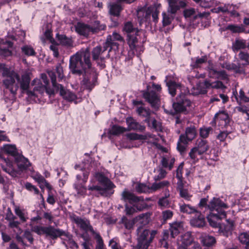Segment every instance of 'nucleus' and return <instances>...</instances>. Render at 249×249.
Segmentation results:
<instances>
[{"label":"nucleus","mask_w":249,"mask_h":249,"mask_svg":"<svg viewBox=\"0 0 249 249\" xmlns=\"http://www.w3.org/2000/svg\"><path fill=\"white\" fill-rule=\"evenodd\" d=\"M173 79V75H167L165 77V82L168 87L169 92L172 96L178 93L176 98V102L173 104V107L176 112H182L186 111L187 107H189L191 104V102L187 97L189 91L186 87L174 82Z\"/></svg>","instance_id":"obj_1"},{"label":"nucleus","mask_w":249,"mask_h":249,"mask_svg":"<svg viewBox=\"0 0 249 249\" xmlns=\"http://www.w3.org/2000/svg\"><path fill=\"white\" fill-rule=\"evenodd\" d=\"M109 12L110 15L114 16H119L122 10L121 6L117 3H110L108 5Z\"/></svg>","instance_id":"obj_40"},{"label":"nucleus","mask_w":249,"mask_h":249,"mask_svg":"<svg viewBox=\"0 0 249 249\" xmlns=\"http://www.w3.org/2000/svg\"><path fill=\"white\" fill-rule=\"evenodd\" d=\"M207 217L211 226L213 228H219L220 229L222 228L219 221L224 217H221L219 214H216L215 213H210Z\"/></svg>","instance_id":"obj_19"},{"label":"nucleus","mask_w":249,"mask_h":249,"mask_svg":"<svg viewBox=\"0 0 249 249\" xmlns=\"http://www.w3.org/2000/svg\"><path fill=\"white\" fill-rule=\"evenodd\" d=\"M179 210L180 212L188 214H196L198 212L195 207L184 203L179 204Z\"/></svg>","instance_id":"obj_36"},{"label":"nucleus","mask_w":249,"mask_h":249,"mask_svg":"<svg viewBox=\"0 0 249 249\" xmlns=\"http://www.w3.org/2000/svg\"><path fill=\"white\" fill-rule=\"evenodd\" d=\"M148 8H141L137 10V17L140 24L148 20Z\"/></svg>","instance_id":"obj_39"},{"label":"nucleus","mask_w":249,"mask_h":249,"mask_svg":"<svg viewBox=\"0 0 249 249\" xmlns=\"http://www.w3.org/2000/svg\"><path fill=\"white\" fill-rule=\"evenodd\" d=\"M239 240L240 242L246 245V249H249V234L247 232L241 233L239 236Z\"/></svg>","instance_id":"obj_52"},{"label":"nucleus","mask_w":249,"mask_h":249,"mask_svg":"<svg viewBox=\"0 0 249 249\" xmlns=\"http://www.w3.org/2000/svg\"><path fill=\"white\" fill-rule=\"evenodd\" d=\"M119 223L123 224L125 229L129 231H131L133 229L134 224H135L134 218L130 219L124 216L121 218Z\"/></svg>","instance_id":"obj_34"},{"label":"nucleus","mask_w":249,"mask_h":249,"mask_svg":"<svg viewBox=\"0 0 249 249\" xmlns=\"http://www.w3.org/2000/svg\"><path fill=\"white\" fill-rule=\"evenodd\" d=\"M201 241L204 246L209 247L214 244L216 240L215 238L213 236L204 235L201 237Z\"/></svg>","instance_id":"obj_42"},{"label":"nucleus","mask_w":249,"mask_h":249,"mask_svg":"<svg viewBox=\"0 0 249 249\" xmlns=\"http://www.w3.org/2000/svg\"><path fill=\"white\" fill-rule=\"evenodd\" d=\"M122 199L125 201H128L131 204L141 202L143 201V199L136 196L133 193H131L126 190H124L122 192Z\"/></svg>","instance_id":"obj_17"},{"label":"nucleus","mask_w":249,"mask_h":249,"mask_svg":"<svg viewBox=\"0 0 249 249\" xmlns=\"http://www.w3.org/2000/svg\"><path fill=\"white\" fill-rule=\"evenodd\" d=\"M156 233V231L150 232L147 229L138 227L137 229L138 244L137 248L133 249H147Z\"/></svg>","instance_id":"obj_5"},{"label":"nucleus","mask_w":249,"mask_h":249,"mask_svg":"<svg viewBox=\"0 0 249 249\" xmlns=\"http://www.w3.org/2000/svg\"><path fill=\"white\" fill-rule=\"evenodd\" d=\"M169 8L168 13L175 14L180 7H184L186 5L185 2L178 0H167Z\"/></svg>","instance_id":"obj_16"},{"label":"nucleus","mask_w":249,"mask_h":249,"mask_svg":"<svg viewBox=\"0 0 249 249\" xmlns=\"http://www.w3.org/2000/svg\"><path fill=\"white\" fill-rule=\"evenodd\" d=\"M4 150L8 154L14 156L15 159V156L18 155V154H17V148L16 147V146L14 145L6 144L4 146Z\"/></svg>","instance_id":"obj_53"},{"label":"nucleus","mask_w":249,"mask_h":249,"mask_svg":"<svg viewBox=\"0 0 249 249\" xmlns=\"http://www.w3.org/2000/svg\"><path fill=\"white\" fill-rule=\"evenodd\" d=\"M207 58L206 56H203L201 58H196L195 60L193 61L191 66L194 68H197L201 66V65L206 62Z\"/></svg>","instance_id":"obj_48"},{"label":"nucleus","mask_w":249,"mask_h":249,"mask_svg":"<svg viewBox=\"0 0 249 249\" xmlns=\"http://www.w3.org/2000/svg\"><path fill=\"white\" fill-rule=\"evenodd\" d=\"M15 213L19 217L21 222H24L27 220L28 217L26 216L25 213L19 207L15 206Z\"/></svg>","instance_id":"obj_54"},{"label":"nucleus","mask_w":249,"mask_h":249,"mask_svg":"<svg viewBox=\"0 0 249 249\" xmlns=\"http://www.w3.org/2000/svg\"><path fill=\"white\" fill-rule=\"evenodd\" d=\"M169 194L165 195L164 197L160 198L158 204L160 206L163 207H167L170 205V201L168 198Z\"/></svg>","instance_id":"obj_61"},{"label":"nucleus","mask_w":249,"mask_h":249,"mask_svg":"<svg viewBox=\"0 0 249 249\" xmlns=\"http://www.w3.org/2000/svg\"><path fill=\"white\" fill-rule=\"evenodd\" d=\"M161 89L160 85L153 83L152 86H147L146 89L142 91L143 98L152 107H157L159 105L160 99L157 92L160 91Z\"/></svg>","instance_id":"obj_7"},{"label":"nucleus","mask_w":249,"mask_h":249,"mask_svg":"<svg viewBox=\"0 0 249 249\" xmlns=\"http://www.w3.org/2000/svg\"><path fill=\"white\" fill-rule=\"evenodd\" d=\"M226 88V86L220 81H215L213 82H211L209 81L206 80L203 83H200L197 85V89L198 91L196 92V94L206 93L207 92V89L212 88L224 89Z\"/></svg>","instance_id":"obj_12"},{"label":"nucleus","mask_w":249,"mask_h":249,"mask_svg":"<svg viewBox=\"0 0 249 249\" xmlns=\"http://www.w3.org/2000/svg\"><path fill=\"white\" fill-rule=\"evenodd\" d=\"M137 112L139 115L147 118L145 121L148 123H149L150 120L148 118L149 116L150 115V111L149 109H146L142 107H141L137 108Z\"/></svg>","instance_id":"obj_46"},{"label":"nucleus","mask_w":249,"mask_h":249,"mask_svg":"<svg viewBox=\"0 0 249 249\" xmlns=\"http://www.w3.org/2000/svg\"><path fill=\"white\" fill-rule=\"evenodd\" d=\"M246 47L247 42L246 40L240 38H236L235 41L232 43V49L235 52L241 49H244Z\"/></svg>","instance_id":"obj_33"},{"label":"nucleus","mask_w":249,"mask_h":249,"mask_svg":"<svg viewBox=\"0 0 249 249\" xmlns=\"http://www.w3.org/2000/svg\"><path fill=\"white\" fill-rule=\"evenodd\" d=\"M135 188L137 192L139 193H152L151 186L149 187L144 183H137Z\"/></svg>","instance_id":"obj_43"},{"label":"nucleus","mask_w":249,"mask_h":249,"mask_svg":"<svg viewBox=\"0 0 249 249\" xmlns=\"http://www.w3.org/2000/svg\"><path fill=\"white\" fill-rule=\"evenodd\" d=\"M159 11L157 8L155 7H149L148 8V13L147 15H148V20L150 19L151 16L152 17L153 20L155 22H157L158 18V14Z\"/></svg>","instance_id":"obj_45"},{"label":"nucleus","mask_w":249,"mask_h":249,"mask_svg":"<svg viewBox=\"0 0 249 249\" xmlns=\"http://www.w3.org/2000/svg\"><path fill=\"white\" fill-rule=\"evenodd\" d=\"M126 131V129L119 125H113L109 131L110 134L116 135L120 134Z\"/></svg>","instance_id":"obj_51"},{"label":"nucleus","mask_w":249,"mask_h":249,"mask_svg":"<svg viewBox=\"0 0 249 249\" xmlns=\"http://www.w3.org/2000/svg\"><path fill=\"white\" fill-rule=\"evenodd\" d=\"M48 74L51 78V82L53 87L56 89L58 90L59 88L62 86L61 84H57L56 80V75L54 72L53 71H48Z\"/></svg>","instance_id":"obj_56"},{"label":"nucleus","mask_w":249,"mask_h":249,"mask_svg":"<svg viewBox=\"0 0 249 249\" xmlns=\"http://www.w3.org/2000/svg\"><path fill=\"white\" fill-rule=\"evenodd\" d=\"M183 229V223L181 222H175L170 225V235L175 238Z\"/></svg>","instance_id":"obj_28"},{"label":"nucleus","mask_w":249,"mask_h":249,"mask_svg":"<svg viewBox=\"0 0 249 249\" xmlns=\"http://www.w3.org/2000/svg\"><path fill=\"white\" fill-rule=\"evenodd\" d=\"M22 52L27 56H34L36 54L34 49L30 46L25 45L21 48Z\"/></svg>","instance_id":"obj_57"},{"label":"nucleus","mask_w":249,"mask_h":249,"mask_svg":"<svg viewBox=\"0 0 249 249\" xmlns=\"http://www.w3.org/2000/svg\"><path fill=\"white\" fill-rule=\"evenodd\" d=\"M189 155L192 160L196 161L198 160V156H201L202 154L200 153L199 151L194 147L191 149Z\"/></svg>","instance_id":"obj_60"},{"label":"nucleus","mask_w":249,"mask_h":249,"mask_svg":"<svg viewBox=\"0 0 249 249\" xmlns=\"http://www.w3.org/2000/svg\"><path fill=\"white\" fill-rule=\"evenodd\" d=\"M193 241V238L190 232H187L182 235L180 237V239H178V243L180 245L178 247V249L181 247H184L185 249H187L186 247L190 245Z\"/></svg>","instance_id":"obj_18"},{"label":"nucleus","mask_w":249,"mask_h":249,"mask_svg":"<svg viewBox=\"0 0 249 249\" xmlns=\"http://www.w3.org/2000/svg\"><path fill=\"white\" fill-rule=\"evenodd\" d=\"M15 160L18 168L21 171L26 169L30 165V162L28 160L22 155L16 156Z\"/></svg>","instance_id":"obj_23"},{"label":"nucleus","mask_w":249,"mask_h":249,"mask_svg":"<svg viewBox=\"0 0 249 249\" xmlns=\"http://www.w3.org/2000/svg\"><path fill=\"white\" fill-rule=\"evenodd\" d=\"M169 185V182L167 180H163L159 182H155L151 186L152 193L168 187Z\"/></svg>","instance_id":"obj_41"},{"label":"nucleus","mask_w":249,"mask_h":249,"mask_svg":"<svg viewBox=\"0 0 249 249\" xmlns=\"http://www.w3.org/2000/svg\"><path fill=\"white\" fill-rule=\"evenodd\" d=\"M13 43L10 41L0 40V55L3 57H7L11 55V51L10 48L12 47Z\"/></svg>","instance_id":"obj_15"},{"label":"nucleus","mask_w":249,"mask_h":249,"mask_svg":"<svg viewBox=\"0 0 249 249\" xmlns=\"http://www.w3.org/2000/svg\"><path fill=\"white\" fill-rule=\"evenodd\" d=\"M126 136L127 138L130 140H144L147 139V137L146 135H139L135 133H128L126 135Z\"/></svg>","instance_id":"obj_55"},{"label":"nucleus","mask_w":249,"mask_h":249,"mask_svg":"<svg viewBox=\"0 0 249 249\" xmlns=\"http://www.w3.org/2000/svg\"><path fill=\"white\" fill-rule=\"evenodd\" d=\"M73 221L78 227L86 232L90 231L93 235L96 233L88 220L76 216L73 218Z\"/></svg>","instance_id":"obj_14"},{"label":"nucleus","mask_w":249,"mask_h":249,"mask_svg":"<svg viewBox=\"0 0 249 249\" xmlns=\"http://www.w3.org/2000/svg\"><path fill=\"white\" fill-rule=\"evenodd\" d=\"M69 68L73 74L81 75L83 70L91 68L89 48L82 49L70 57Z\"/></svg>","instance_id":"obj_4"},{"label":"nucleus","mask_w":249,"mask_h":249,"mask_svg":"<svg viewBox=\"0 0 249 249\" xmlns=\"http://www.w3.org/2000/svg\"><path fill=\"white\" fill-rule=\"evenodd\" d=\"M2 75L5 77L3 84L10 92L15 94L18 89V83L20 82V88L23 90H27L29 87L30 78L29 73H25L21 76L20 81L19 75L14 71H10L7 68L3 69Z\"/></svg>","instance_id":"obj_3"},{"label":"nucleus","mask_w":249,"mask_h":249,"mask_svg":"<svg viewBox=\"0 0 249 249\" xmlns=\"http://www.w3.org/2000/svg\"><path fill=\"white\" fill-rule=\"evenodd\" d=\"M75 28L76 32L79 35L87 36L90 33L95 34L105 30L106 25L101 24L98 21H95L91 25L78 22Z\"/></svg>","instance_id":"obj_6"},{"label":"nucleus","mask_w":249,"mask_h":249,"mask_svg":"<svg viewBox=\"0 0 249 249\" xmlns=\"http://www.w3.org/2000/svg\"><path fill=\"white\" fill-rule=\"evenodd\" d=\"M34 179L39 183H44V185H45L46 187L50 191L52 189V187L51 185L46 181V180L44 178L39 174H36L34 177Z\"/></svg>","instance_id":"obj_44"},{"label":"nucleus","mask_w":249,"mask_h":249,"mask_svg":"<svg viewBox=\"0 0 249 249\" xmlns=\"http://www.w3.org/2000/svg\"><path fill=\"white\" fill-rule=\"evenodd\" d=\"M97 240V246L96 249H104V245L103 239L98 233L96 232L93 234Z\"/></svg>","instance_id":"obj_64"},{"label":"nucleus","mask_w":249,"mask_h":249,"mask_svg":"<svg viewBox=\"0 0 249 249\" xmlns=\"http://www.w3.org/2000/svg\"><path fill=\"white\" fill-rule=\"evenodd\" d=\"M115 41H123V37L117 32H113L112 35H109L107 37L106 45L111 48L113 46H117L118 44Z\"/></svg>","instance_id":"obj_25"},{"label":"nucleus","mask_w":249,"mask_h":249,"mask_svg":"<svg viewBox=\"0 0 249 249\" xmlns=\"http://www.w3.org/2000/svg\"><path fill=\"white\" fill-rule=\"evenodd\" d=\"M123 30L127 33V43L132 53H136L138 56L143 51L142 44L145 41L144 32L134 27L130 21L124 24Z\"/></svg>","instance_id":"obj_2"},{"label":"nucleus","mask_w":249,"mask_h":249,"mask_svg":"<svg viewBox=\"0 0 249 249\" xmlns=\"http://www.w3.org/2000/svg\"><path fill=\"white\" fill-rule=\"evenodd\" d=\"M126 122L129 130H133L142 132L145 129V126L141 125L132 117L127 118L126 120Z\"/></svg>","instance_id":"obj_21"},{"label":"nucleus","mask_w":249,"mask_h":249,"mask_svg":"<svg viewBox=\"0 0 249 249\" xmlns=\"http://www.w3.org/2000/svg\"><path fill=\"white\" fill-rule=\"evenodd\" d=\"M73 186L76 192V195L77 197L83 196L86 195L87 188L85 186L84 183L76 182L74 184Z\"/></svg>","instance_id":"obj_35"},{"label":"nucleus","mask_w":249,"mask_h":249,"mask_svg":"<svg viewBox=\"0 0 249 249\" xmlns=\"http://www.w3.org/2000/svg\"><path fill=\"white\" fill-rule=\"evenodd\" d=\"M195 147L202 154L206 152L209 149L207 141L202 139H198L196 141Z\"/></svg>","instance_id":"obj_31"},{"label":"nucleus","mask_w":249,"mask_h":249,"mask_svg":"<svg viewBox=\"0 0 249 249\" xmlns=\"http://www.w3.org/2000/svg\"><path fill=\"white\" fill-rule=\"evenodd\" d=\"M144 203L143 201L141 202L135 203L133 206L125 205V211L127 215H132L138 211H141L144 208Z\"/></svg>","instance_id":"obj_27"},{"label":"nucleus","mask_w":249,"mask_h":249,"mask_svg":"<svg viewBox=\"0 0 249 249\" xmlns=\"http://www.w3.org/2000/svg\"><path fill=\"white\" fill-rule=\"evenodd\" d=\"M228 207L226 204L217 197H213L208 204V209L210 210V213H215L216 214H219L221 217H226L225 210Z\"/></svg>","instance_id":"obj_8"},{"label":"nucleus","mask_w":249,"mask_h":249,"mask_svg":"<svg viewBox=\"0 0 249 249\" xmlns=\"http://www.w3.org/2000/svg\"><path fill=\"white\" fill-rule=\"evenodd\" d=\"M33 84L35 85L33 90H27L26 93L31 99L39 100L45 93V86L38 79L34 80Z\"/></svg>","instance_id":"obj_11"},{"label":"nucleus","mask_w":249,"mask_h":249,"mask_svg":"<svg viewBox=\"0 0 249 249\" xmlns=\"http://www.w3.org/2000/svg\"><path fill=\"white\" fill-rule=\"evenodd\" d=\"M95 178L104 187V192L102 193L105 195H111L113 194V189L115 187L114 184L102 173L97 172L94 175Z\"/></svg>","instance_id":"obj_10"},{"label":"nucleus","mask_w":249,"mask_h":249,"mask_svg":"<svg viewBox=\"0 0 249 249\" xmlns=\"http://www.w3.org/2000/svg\"><path fill=\"white\" fill-rule=\"evenodd\" d=\"M227 29L230 30L232 33H239L243 32L245 31V29L243 27L234 25H229L227 27Z\"/></svg>","instance_id":"obj_63"},{"label":"nucleus","mask_w":249,"mask_h":249,"mask_svg":"<svg viewBox=\"0 0 249 249\" xmlns=\"http://www.w3.org/2000/svg\"><path fill=\"white\" fill-rule=\"evenodd\" d=\"M172 15L168 12L167 13H162V23L164 26L168 25L171 23L174 19V16Z\"/></svg>","instance_id":"obj_49"},{"label":"nucleus","mask_w":249,"mask_h":249,"mask_svg":"<svg viewBox=\"0 0 249 249\" xmlns=\"http://www.w3.org/2000/svg\"><path fill=\"white\" fill-rule=\"evenodd\" d=\"M215 117L217 119H219L220 120L224 122V125L226 126L230 122V119L228 114L224 112H220L215 115Z\"/></svg>","instance_id":"obj_50"},{"label":"nucleus","mask_w":249,"mask_h":249,"mask_svg":"<svg viewBox=\"0 0 249 249\" xmlns=\"http://www.w3.org/2000/svg\"><path fill=\"white\" fill-rule=\"evenodd\" d=\"M235 99L238 104H241L242 103L249 102V98L248 96L245 95L244 91L240 89L239 92L238 97L235 96Z\"/></svg>","instance_id":"obj_47"},{"label":"nucleus","mask_w":249,"mask_h":249,"mask_svg":"<svg viewBox=\"0 0 249 249\" xmlns=\"http://www.w3.org/2000/svg\"><path fill=\"white\" fill-rule=\"evenodd\" d=\"M208 70L209 71V74L210 76L212 77H215L216 75L218 74L219 71L215 68L214 66L211 61H209Z\"/></svg>","instance_id":"obj_59"},{"label":"nucleus","mask_w":249,"mask_h":249,"mask_svg":"<svg viewBox=\"0 0 249 249\" xmlns=\"http://www.w3.org/2000/svg\"><path fill=\"white\" fill-rule=\"evenodd\" d=\"M65 232L59 229H55L52 226L47 227L46 236H50L52 239H56L58 237L65 235Z\"/></svg>","instance_id":"obj_22"},{"label":"nucleus","mask_w":249,"mask_h":249,"mask_svg":"<svg viewBox=\"0 0 249 249\" xmlns=\"http://www.w3.org/2000/svg\"><path fill=\"white\" fill-rule=\"evenodd\" d=\"M108 47V46H106L105 44L103 49L101 46H97L94 48L92 51V56L93 60L96 61L99 58L101 59H104V57H103L101 55L107 50V48Z\"/></svg>","instance_id":"obj_32"},{"label":"nucleus","mask_w":249,"mask_h":249,"mask_svg":"<svg viewBox=\"0 0 249 249\" xmlns=\"http://www.w3.org/2000/svg\"><path fill=\"white\" fill-rule=\"evenodd\" d=\"M238 65L239 68L249 65V53L244 51H240L238 54Z\"/></svg>","instance_id":"obj_29"},{"label":"nucleus","mask_w":249,"mask_h":249,"mask_svg":"<svg viewBox=\"0 0 249 249\" xmlns=\"http://www.w3.org/2000/svg\"><path fill=\"white\" fill-rule=\"evenodd\" d=\"M85 71L81 85L84 88L90 91L97 83V73L93 69L85 70Z\"/></svg>","instance_id":"obj_9"},{"label":"nucleus","mask_w":249,"mask_h":249,"mask_svg":"<svg viewBox=\"0 0 249 249\" xmlns=\"http://www.w3.org/2000/svg\"><path fill=\"white\" fill-rule=\"evenodd\" d=\"M212 131V128L211 127H202L199 129V135L202 138H206L209 136L211 132Z\"/></svg>","instance_id":"obj_58"},{"label":"nucleus","mask_w":249,"mask_h":249,"mask_svg":"<svg viewBox=\"0 0 249 249\" xmlns=\"http://www.w3.org/2000/svg\"><path fill=\"white\" fill-rule=\"evenodd\" d=\"M47 227L35 226L32 228V231L38 235L45 234Z\"/></svg>","instance_id":"obj_62"},{"label":"nucleus","mask_w":249,"mask_h":249,"mask_svg":"<svg viewBox=\"0 0 249 249\" xmlns=\"http://www.w3.org/2000/svg\"><path fill=\"white\" fill-rule=\"evenodd\" d=\"M59 91V93L64 99L69 101H73L76 99V95L72 92L66 89L62 85L59 88V89L57 90Z\"/></svg>","instance_id":"obj_30"},{"label":"nucleus","mask_w":249,"mask_h":249,"mask_svg":"<svg viewBox=\"0 0 249 249\" xmlns=\"http://www.w3.org/2000/svg\"><path fill=\"white\" fill-rule=\"evenodd\" d=\"M191 226L197 228L203 227L205 224L204 217L199 212H196L195 217L190 220Z\"/></svg>","instance_id":"obj_20"},{"label":"nucleus","mask_w":249,"mask_h":249,"mask_svg":"<svg viewBox=\"0 0 249 249\" xmlns=\"http://www.w3.org/2000/svg\"><path fill=\"white\" fill-rule=\"evenodd\" d=\"M175 161V158L168 154L162 157L160 163L163 167L171 170L173 167Z\"/></svg>","instance_id":"obj_24"},{"label":"nucleus","mask_w":249,"mask_h":249,"mask_svg":"<svg viewBox=\"0 0 249 249\" xmlns=\"http://www.w3.org/2000/svg\"><path fill=\"white\" fill-rule=\"evenodd\" d=\"M233 7V5L232 4H230L229 3L225 4L224 5H220L217 7L213 9L212 10V11L215 13H229L230 11Z\"/></svg>","instance_id":"obj_38"},{"label":"nucleus","mask_w":249,"mask_h":249,"mask_svg":"<svg viewBox=\"0 0 249 249\" xmlns=\"http://www.w3.org/2000/svg\"><path fill=\"white\" fill-rule=\"evenodd\" d=\"M56 38L59 43L63 46L71 47L72 46V41L71 38L68 37L64 35L56 34Z\"/></svg>","instance_id":"obj_37"},{"label":"nucleus","mask_w":249,"mask_h":249,"mask_svg":"<svg viewBox=\"0 0 249 249\" xmlns=\"http://www.w3.org/2000/svg\"><path fill=\"white\" fill-rule=\"evenodd\" d=\"M196 135V127L195 125H191L186 128L185 134L180 135V141L183 142H188L194 140Z\"/></svg>","instance_id":"obj_13"},{"label":"nucleus","mask_w":249,"mask_h":249,"mask_svg":"<svg viewBox=\"0 0 249 249\" xmlns=\"http://www.w3.org/2000/svg\"><path fill=\"white\" fill-rule=\"evenodd\" d=\"M150 220V215L148 213H142L134 218L135 224L138 227L143 228L149 223Z\"/></svg>","instance_id":"obj_26"}]
</instances>
